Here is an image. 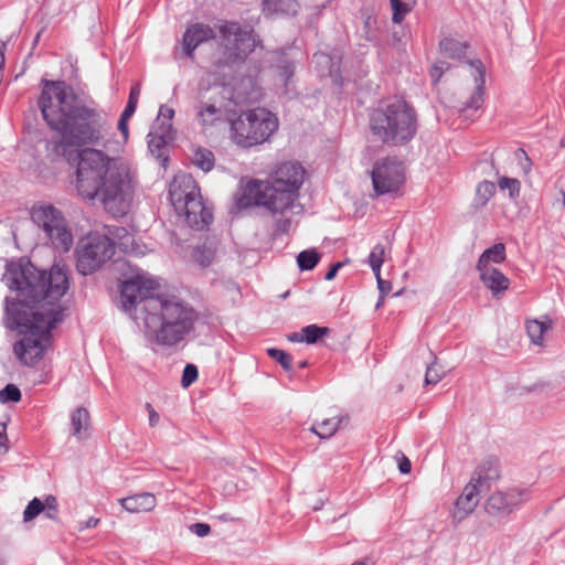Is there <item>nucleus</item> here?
<instances>
[{"mask_svg":"<svg viewBox=\"0 0 565 565\" xmlns=\"http://www.w3.org/2000/svg\"><path fill=\"white\" fill-rule=\"evenodd\" d=\"M57 513L58 509H56L55 511H50L49 509H45V515L51 520H57Z\"/></svg>","mask_w":565,"mask_h":565,"instance_id":"60","label":"nucleus"},{"mask_svg":"<svg viewBox=\"0 0 565 565\" xmlns=\"http://www.w3.org/2000/svg\"><path fill=\"white\" fill-rule=\"evenodd\" d=\"M8 436H7V426L4 423H0V448H3L4 451H8Z\"/></svg>","mask_w":565,"mask_h":565,"instance_id":"52","label":"nucleus"},{"mask_svg":"<svg viewBox=\"0 0 565 565\" xmlns=\"http://www.w3.org/2000/svg\"><path fill=\"white\" fill-rule=\"evenodd\" d=\"M307 366H308V361H306V360L300 361V362L298 363V367H299V369H305V367H307Z\"/></svg>","mask_w":565,"mask_h":565,"instance_id":"61","label":"nucleus"},{"mask_svg":"<svg viewBox=\"0 0 565 565\" xmlns=\"http://www.w3.org/2000/svg\"><path fill=\"white\" fill-rule=\"evenodd\" d=\"M559 204L562 210H565V190L563 186H559L557 190L556 199L554 204Z\"/></svg>","mask_w":565,"mask_h":565,"instance_id":"55","label":"nucleus"},{"mask_svg":"<svg viewBox=\"0 0 565 565\" xmlns=\"http://www.w3.org/2000/svg\"><path fill=\"white\" fill-rule=\"evenodd\" d=\"M266 352L268 356L278 362L285 371L290 372L292 370V356L288 352L277 348H268Z\"/></svg>","mask_w":565,"mask_h":565,"instance_id":"30","label":"nucleus"},{"mask_svg":"<svg viewBox=\"0 0 565 565\" xmlns=\"http://www.w3.org/2000/svg\"><path fill=\"white\" fill-rule=\"evenodd\" d=\"M221 38L226 42L233 61L243 62L254 52L257 40L252 28H243L236 21H224L218 26Z\"/></svg>","mask_w":565,"mask_h":565,"instance_id":"11","label":"nucleus"},{"mask_svg":"<svg viewBox=\"0 0 565 565\" xmlns=\"http://www.w3.org/2000/svg\"><path fill=\"white\" fill-rule=\"evenodd\" d=\"M45 511V504L39 499L33 498L26 505L23 512V521L29 522L35 519L39 514Z\"/></svg>","mask_w":565,"mask_h":565,"instance_id":"33","label":"nucleus"},{"mask_svg":"<svg viewBox=\"0 0 565 565\" xmlns=\"http://www.w3.org/2000/svg\"><path fill=\"white\" fill-rule=\"evenodd\" d=\"M376 281L380 291V300H384L385 296H387L392 290V282L390 280L383 279L382 277H379Z\"/></svg>","mask_w":565,"mask_h":565,"instance_id":"47","label":"nucleus"},{"mask_svg":"<svg viewBox=\"0 0 565 565\" xmlns=\"http://www.w3.org/2000/svg\"><path fill=\"white\" fill-rule=\"evenodd\" d=\"M22 398L21 391L18 386L14 384H7L1 391H0V402L1 403H9V402H20Z\"/></svg>","mask_w":565,"mask_h":565,"instance_id":"36","label":"nucleus"},{"mask_svg":"<svg viewBox=\"0 0 565 565\" xmlns=\"http://www.w3.org/2000/svg\"><path fill=\"white\" fill-rule=\"evenodd\" d=\"M467 64L472 68L475 89L466 99H459L454 108L466 119L473 120V115L482 107L484 102L486 67L480 60H468Z\"/></svg>","mask_w":565,"mask_h":565,"instance_id":"13","label":"nucleus"},{"mask_svg":"<svg viewBox=\"0 0 565 565\" xmlns=\"http://www.w3.org/2000/svg\"><path fill=\"white\" fill-rule=\"evenodd\" d=\"M130 117H128V116L124 117V115H120V118L118 121V129L121 132L125 140H127L128 136H129V130H128V119Z\"/></svg>","mask_w":565,"mask_h":565,"instance_id":"51","label":"nucleus"},{"mask_svg":"<svg viewBox=\"0 0 565 565\" xmlns=\"http://www.w3.org/2000/svg\"><path fill=\"white\" fill-rule=\"evenodd\" d=\"M99 523V520L96 519V518H89L87 521H86V524H85V527L86 529H90V527H95L97 526V524Z\"/></svg>","mask_w":565,"mask_h":565,"instance_id":"58","label":"nucleus"},{"mask_svg":"<svg viewBox=\"0 0 565 565\" xmlns=\"http://www.w3.org/2000/svg\"><path fill=\"white\" fill-rule=\"evenodd\" d=\"M480 281L493 298L500 299L510 288V279L498 268L478 271Z\"/></svg>","mask_w":565,"mask_h":565,"instance_id":"15","label":"nucleus"},{"mask_svg":"<svg viewBox=\"0 0 565 565\" xmlns=\"http://www.w3.org/2000/svg\"><path fill=\"white\" fill-rule=\"evenodd\" d=\"M343 419H348V417L335 416L331 418H326L320 423L311 425L309 430L316 434L321 439H328L339 430Z\"/></svg>","mask_w":565,"mask_h":565,"instance_id":"22","label":"nucleus"},{"mask_svg":"<svg viewBox=\"0 0 565 565\" xmlns=\"http://www.w3.org/2000/svg\"><path fill=\"white\" fill-rule=\"evenodd\" d=\"M199 377V370L196 365L188 363L182 372L181 385L186 388L192 385Z\"/></svg>","mask_w":565,"mask_h":565,"instance_id":"37","label":"nucleus"},{"mask_svg":"<svg viewBox=\"0 0 565 565\" xmlns=\"http://www.w3.org/2000/svg\"><path fill=\"white\" fill-rule=\"evenodd\" d=\"M71 425L73 428V435L78 439L84 438L83 433L87 430L89 426V413L84 407H78L72 413Z\"/></svg>","mask_w":565,"mask_h":565,"instance_id":"24","label":"nucleus"},{"mask_svg":"<svg viewBox=\"0 0 565 565\" xmlns=\"http://www.w3.org/2000/svg\"><path fill=\"white\" fill-rule=\"evenodd\" d=\"M306 170L299 162L280 163L267 180L252 179L236 199V207L263 206L271 214L291 210L299 199Z\"/></svg>","mask_w":565,"mask_h":565,"instance_id":"4","label":"nucleus"},{"mask_svg":"<svg viewBox=\"0 0 565 565\" xmlns=\"http://www.w3.org/2000/svg\"><path fill=\"white\" fill-rule=\"evenodd\" d=\"M174 110L171 107H168L167 105H161L157 118L160 120L164 119L166 122H172Z\"/></svg>","mask_w":565,"mask_h":565,"instance_id":"48","label":"nucleus"},{"mask_svg":"<svg viewBox=\"0 0 565 565\" xmlns=\"http://www.w3.org/2000/svg\"><path fill=\"white\" fill-rule=\"evenodd\" d=\"M519 151L524 156L525 160L530 163V158L523 149H519Z\"/></svg>","mask_w":565,"mask_h":565,"instance_id":"62","label":"nucleus"},{"mask_svg":"<svg viewBox=\"0 0 565 565\" xmlns=\"http://www.w3.org/2000/svg\"><path fill=\"white\" fill-rule=\"evenodd\" d=\"M526 329H527V333H529L530 338L532 339L533 343L540 344L541 341L543 340V333L545 330L544 324L541 322L534 321L533 323L527 324Z\"/></svg>","mask_w":565,"mask_h":565,"instance_id":"40","label":"nucleus"},{"mask_svg":"<svg viewBox=\"0 0 565 565\" xmlns=\"http://www.w3.org/2000/svg\"><path fill=\"white\" fill-rule=\"evenodd\" d=\"M530 499L529 488L513 487L504 491L493 492L487 499L484 509L488 514L503 519L519 510Z\"/></svg>","mask_w":565,"mask_h":565,"instance_id":"12","label":"nucleus"},{"mask_svg":"<svg viewBox=\"0 0 565 565\" xmlns=\"http://www.w3.org/2000/svg\"><path fill=\"white\" fill-rule=\"evenodd\" d=\"M499 189L504 191V190H508L509 191V196L511 199H516L519 195H520V190H521V183L518 179H514V178H509V177H502L500 180H499Z\"/></svg>","mask_w":565,"mask_h":565,"instance_id":"34","label":"nucleus"},{"mask_svg":"<svg viewBox=\"0 0 565 565\" xmlns=\"http://www.w3.org/2000/svg\"><path fill=\"white\" fill-rule=\"evenodd\" d=\"M116 243L107 234L90 232L76 246V269L79 274L92 275L115 254Z\"/></svg>","mask_w":565,"mask_h":565,"instance_id":"8","label":"nucleus"},{"mask_svg":"<svg viewBox=\"0 0 565 565\" xmlns=\"http://www.w3.org/2000/svg\"><path fill=\"white\" fill-rule=\"evenodd\" d=\"M369 128L375 141L387 146H405L417 134V113L405 99H395L370 113Z\"/></svg>","mask_w":565,"mask_h":565,"instance_id":"5","label":"nucleus"},{"mask_svg":"<svg viewBox=\"0 0 565 565\" xmlns=\"http://www.w3.org/2000/svg\"><path fill=\"white\" fill-rule=\"evenodd\" d=\"M288 341L290 342H303V334L302 331L300 332H292L287 335Z\"/></svg>","mask_w":565,"mask_h":565,"instance_id":"56","label":"nucleus"},{"mask_svg":"<svg viewBox=\"0 0 565 565\" xmlns=\"http://www.w3.org/2000/svg\"><path fill=\"white\" fill-rule=\"evenodd\" d=\"M218 114H220V109L215 105L205 104L200 108L198 115L201 120V124L206 126V125H212L215 121L216 116Z\"/></svg>","mask_w":565,"mask_h":565,"instance_id":"35","label":"nucleus"},{"mask_svg":"<svg viewBox=\"0 0 565 565\" xmlns=\"http://www.w3.org/2000/svg\"><path fill=\"white\" fill-rule=\"evenodd\" d=\"M343 266V264L341 262H337L334 264H332L330 266V268L328 269V271L324 275V279L326 280H332L335 278L339 269Z\"/></svg>","mask_w":565,"mask_h":565,"instance_id":"53","label":"nucleus"},{"mask_svg":"<svg viewBox=\"0 0 565 565\" xmlns=\"http://www.w3.org/2000/svg\"><path fill=\"white\" fill-rule=\"evenodd\" d=\"M321 258L320 253L315 249H305L297 256V265L301 271L312 270Z\"/></svg>","mask_w":565,"mask_h":565,"instance_id":"26","label":"nucleus"},{"mask_svg":"<svg viewBox=\"0 0 565 565\" xmlns=\"http://www.w3.org/2000/svg\"><path fill=\"white\" fill-rule=\"evenodd\" d=\"M193 163L204 172H209L214 168V153L206 148H198L194 151Z\"/></svg>","mask_w":565,"mask_h":565,"instance_id":"27","label":"nucleus"},{"mask_svg":"<svg viewBox=\"0 0 565 565\" xmlns=\"http://www.w3.org/2000/svg\"><path fill=\"white\" fill-rule=\"evenodd\" d=\"M190 531L199 537H204L210 534L211 526L207 523H193L190 525Z\"/></svg>","mask_w":565,"mask_h":565,"instance_id":"46","label":"nucleus"},{"mask_svg":"<svg viewBox=\"0 0 565 565\" xmlns=\"http://www.w3.org/2000/svg\"><path fill=\"white\" fill-rule=\"evenodd\" d=\"M277 128V117L260 107L244 111L231 121L232 138L236 145L243 148L263 143Z\"/></svg>","mask_w":565,"mask_h":565,"instance_id":"7","label":"nucleus"},{"mask_svg":"<svg viewBox=\"0 0 565 565\" xmlns=\"http://www.w3.org/2000/svg\"><path fill=\"white\" fill-rule=\"evenodd\" d=\"M31 220L43 231L54 248L61 252L70 250L73 245V235L58 209L52 204L34 205L31 210Z\"/></svg>","mask_w":565,"mask_h":565,"instance_id":"9","label":"nucleus"},{"mask_svg":"<svg viewBox=\"0 0 565 565\" xmlns=\"http://www.w3.org/2000/svg\"><path fill=\"white\" fill-rule=\"evenodd\" d=\"M106 230H107L106 234L108 236L111 235V236L118 238L119 241L131 238V236L129 235L128 231L125 227L107 225Z\"/></svg>","mask_w":565,"mask_h":565,"instance_id":"44","label":"nucleus"},{"mask_svg":"<svg viewBox=\"0 0 565 565\" xmlns=\"http://www.w3.org/2000/svg\"><path fill=\"white\" fill-rule=\"evenodd\" d=\"M383 264H376V265H371L370 267L372 268L374 275H375V278L376 280L379 279V277H382L381 276V267H382Z\"/></svg>","mask_w":565,"mask_h":565,"instance_id":"59","label":"nucleus"},{"mask_svg":"<svg viewBox=\"0 0 565 565\" xmlns=\"http://www.w3.org/2000/svg\"><path fill=\"white\" fill-rule=\"evenodd\" d=\"M215 39L214 30L204 23H194L186 28L182 46L186 56H192L194 50L202 43Z\"/></svg>","mask_w":565,"mask_h":565,"instance_id":"14","label":"nucleus"},{"mask_svg":"<svg viewBox=\"0 0 565 565\" xmlns=\"http://www.w3.org/2000/svg\"><path fill=\"white\" fill-rule=\"evenodd\" d=\"M303 334V342L307 344H316L324 335L329 334L330 329L328 327H321L318 324H309L301 329Z\"/></svg>","mask_w":565,"mask_h":565,"instance_id":"28","label":"nucleus"},{"mask_svg":"<svg viewBox=\"0 0 565 565\" xmlns=\"http://www.w3.org/2000/svg\"><path fill=\"white\" fill-rule=\"evenodd\" d=\"M482 491L484 490L470 479L469 483L463 488L462 493L455 503L457 510L456 513H461L459 519H463L473 512L479 502L478 495Z\"/></svg>","mask_w":565,"mask_h":565,"instance_id":"17","label":"nucleus"},{"mask_svg":"<svg viewBox=\"0 0 565 565\" xmlns=\"http://www.w3.org/2000/svg\"><path fill=\"white\" fill-rule=\"evenodd\" d=\"M507 258L505 245L503 243H495L491 247L484 249L480 255L476 269L478 271L486 269H495L491 264H501Z\"/></svg>","mask_w":565,"mask_h":565,"instance_id":"19","label":"nucleus"},{"mask_svg":"<svg viewBox=\"0 0 565 565\" xmlns=\"http://www.w3.org/2000/svg\"><path fill=\"white\" fill-rule=\"evenodd\" d=\"M384 254H385V248L382 244H377L373 247V249L371 250L370 255H369V264L370 266L371 265H376V264H383L384 262Z\"/></svg>","mask_w":565,"mask_h":565,"instance_id":"42","label":"nucleus"},{"mask_svg":"<svg viewBox=\"0 0 565 565\" xmlns=\"http://www.w3.org/2000/svg\"><path fill=\"white\" fill-rule=\"evenodd\" d=\"M120 504L130 513L148 512L156 507V497L149 492L137 493L120 499Z\"/></svg>","mask_w":565,"mask_h":565,"instance_id":"18","label":"nucleus"},{"mask_svg":"<svg viewBox=\"0 0 565 565\" xmlns=\"http://www.w3.org/2000/svg\"><path fill=\"white\" fill-rule=\"evenodd\" d=\"M150 132L173 136L172 122H166L164 119L160 120L156 118L150 128Z\"/></svg>","mask_w":565,"mask_h":565,"instance_id":"41","label":"nucleus"},{"mask_svg":"<svg viewBox=\"0 0 565 565\" xmlns=\"http://www.w3.org/2000/svg\"><path fill=\"white\" fill-rule=\"evenodd\" d=\"M495 193V184L491 181H482L476 190L477 204L484 206Z\"/></svg>","mask_w":565,"mask_h":565,"instance_id":"29","label":"nucleus"},{"mask_svg":"<svg viewBox=\"0 0 565 565\" xmlns=\"http://www.w3.org/2000/svg\"><path fill=\"white\" fill-rule=\"evenodd\" d=\"M371 179L377 196L395 194L405 181V167L397 159L383 158L374 163Z\"/></svg>","mask_w":565,"mask_h":565,"instance_id":"10","label":"nucleus"},{"mask_svg":"<svg viewBox=\"0 0 565 565\" xmlns=\"http://www.w3.org/2000/svg\"><path fill=\"white\" fill-rule=\"evenodd\" d=\"M38 105L46 125L61 135L60 140L51 142L52 154L70 163L77 162L78 195L93 204L99 201L114 216L126 215L132 193L127 170L111 166V159L102 150L77 149L104 140L108 128L104 111L83 104L64 81L42 79Z\"/></svg>","mask_w":565,"mask_h":565,"instance_id":"1","label":"nucleus"},{"mask_svg":"<svg viewBox=\"0 0 565 565\" xmlns=\"http://www.w3.org/2000/svg\"><path fill=\"white\" fill-rule=\"evenodd\" d=\"M220 519H221V520H223V521H230V520H232V518H228V515H227V514H223V515H221V516H220Z\"/></svg>","mask_w":565,"mask_h":565,"instance_id":"63","label":"nucleus"},{"mask_svg":"<svg viewBox=\"0 0 565 565\" xmlns=\"http://www.w3.org/2000/svg\"><path fill=\"white\" fill-rule=\"evenodd\" d=\"M450 68V64L446 61H437L430 68V77L434 85H436L444 73Z\"/></svg>","mask_w":565,"mask_h":565,"instance_id":"39","label":"nucleus"},{"mask_svg":"<svg viewBox=\"0 0 565 565\" xmlns=\"http://www.w3.org/2000/svg\"><path fill=\"white\" fill-rule=\"evenodd\" d=\"M392 8V21L399 24L405 19V15L411 11L408 3L402 0H390Z\"/></svg>","mask_w":565,"mask_h":565,"instance_id":"32","label":"nucleus"},{"mask_svg":"<svg viewBox=\"0 0 565 565\" xmlns=\"http://www.w3.org/2000/svg\"><path fill=\"white\" fill-rule=\"evenodd\" d=\"M279 68V76L284 79L285 85H288V81L294 76L295 74V65L291 62H284L281 65L278 66Z\"/></svg>","mask_w":565,"mask_h":565,"instance_id":"43","label":"nucleus"},{"mask_svg":"<svg viewBox=\"0 0 565 565\" xmlns=\"http://www.w3.org/2000/svg\"><path fill=\"white\" fill-rule=\"evenodd\" d=\"M169 198L175 212L184 215L191 228L202 231L212 223V210L205 205L200 188L191 177L174 179Z\"/></svg>","mask_w":565,"mask_h":565,"instance_id":"6","label":"nucleus"},{"mask_svg":"<svg viewBox=\"0 0 565 565\" xmlns=\"http://www.w3.org/2000/svg\"><path fill=\"white\" fill-rule=\"evenodd\" d=\"M500 477V465L495 457L486 458L475 470L471 480L484 491Z\"/></svg>","mask_w":565,"mask_h":565,"instance_id":"16","label":"nucleus"},{"mask_svg":"<svg viewBox=\"0 0 565 565\" xmlns=\"http://www.w3.org/2000/svg\"><path fill=\"white\" fill-rule=\"evenodd\" d=\"M157 280L136 274L120 285L122 309L134 319H141L147 340L158 347L172 348L195 329L200 313L174 295L154 294Z\"/></svg>","mask_w":565,"mask_h":565,"instance_id":"3","label":"nucleus"},{"mask_svg":"<svg viewBox=\"0 0 565 565\" xmlns=\"http://www.w3.org/2000/svg\"><path fill=\"white\" fill-rule=\"evenodd\" d=\"M4 51H6V43L0 42V71L2 70L4 65Z\"/></svg>","mask_w":565,"mask_h":565,"instance_id":"57","label":"nucleus"},{"mask_svg":"<svg viewBox=\"0 0 565 565\" xmlns=\"http://www.w3.org/2000/svg\"><path fill=\"white\" fill-rule=\"evenodd\" d=\"M148 138V149L150 153L157 159H162L163 162L168 161V156H166L167 146L169 142L173 140V136L170 135H160L150 132L147 136Z\"/></svg>","mask_w":565,"mask_h":565,"instance_id":"21","label":"nucleus"},{"mask_svg":"<svg viewBox=\"0 0 565 565\" xmlns=\"http://www.w3.org/2000/svg\"><path fill=\"white\" fill-rule=\"evenodd\" d=\"M291 227V220L288 217L277 218L275 222L276 234H287Z\"/></svg>","mask_w":565,"mask_h":565,"instance_id":"45","label":"nucleus"},{"mask_svg":"<svg viewBox=\"0 0 565 565\" xmlns=\"http://www.w3.org/2000/svg\"><path fill=\"white\" fill-rule=\"evenodd\" d=\"M6 286L17 292L4 302V324L24 338L13 345V352L24 365L36 364L50 343L51 330L62 321L63 311L40 310L38 305H53L68 290L70 280L65 266L53 265L50 270L35 267L30 259L21 257L7 263L2 276Z\"/></svg>","mask_w":565,"mask_h":565,"instance_id":"2","label":"nucleus"},{"mask_svg":"<svg viewBox=\"0 0 565 565\" xmlns=\"http://www.w3.org/2000/svg\"><path fill=\"white\" fill-rule=\"evenodd\" d=\"M313 61L318 64L324 65L328 68V75L332 78L333 83L342 85L340 62L334 63L333 58L324 53L315 54Z\"/></svg>","mask_w":565,"mask_h":565,"instance_id":"25","label":"nucleus"},{"mask_svg":"<svg viewBox=\"0 0 565 565\" xmlns=\"http://www.w3.org/2000/svg\"><path fill=\"white\" fill-rule=\"evenodd\" d=\"M365 563H366V561H358V562L352 563L351 565H366Z\"/></svg>","mask_w":565,"mask_h":565,"instance_id":"64","label":"nucleus"},{"mask_svg":"<svg viewBox=\"0 0 565 565\" xmlns=\"http://www.w3.org/2000/svg\"><path fill=\"white\" fill-rule=\"evenodd\" d=\"M43 503L45 504V509H49L50 511L58 509L57 499L52 494L46 495Z\"/></svg>","mask_w":565,"mask_h":565,"instance_id":"54","label":"nucleus"},{"mask_svg":"<svg viewBox=\"0 0 565 565\" xmlns=\"http://www.w3.org/2000/svg\"><path fill=\"white\" fill-rule=\"evenodd\" d=\"M146 409L148 411V414H149V425L151 427L157 426V424L159 423V419H160L159 414L156 412V409L153 408V406L150 403H146Z\"/></svg>","mask_w":565,"mask_h":565,"instance_id":"49","label":"nucleus"},{"mask_svg":"<svg viewBox=\"0 0 565 565\" xmlns=\"http://www.w3.org/2000/svg\"><path fill=\"white\" fill-rule=\"evenodd\" d=\"M296 0H263V11L266 14H296Z\"/></svg>","mask_w":565,"mask_h":565,"instance_id":"23","label":"nucleus"},{"mask_svg":"<svg viewBox=\"0 0 565 565\" xmlns=\"http://www.w3.org/2000/svg\"><path fill=\"white\" fill-rule=\"evenodd\" d=\"M470 47L468 41L455 38H445L439 42V50L446 57L462 62L466 58L467 50Z\"/></svg>","mask_w":565,"mask_h":565,"instance_id":"20","label":"nucleus"},{"mask_svg":"<svg viewBox=\"0 0 565 565\" xmlns=\"http://www.w3.org/2000/svg\"><path fill=\"white\" fill-rule=\"evenodd\" d=\"M443 379V373L440 372L437 363L434 361L430 363L425 373V385H435Z\"/></svg>","mask_w":565,"mask_h":565,"instance_id":"38","label":"nucleus"},{"mask_svg":"<svg viewBox=\"0 0 565 565\" xmlns=\"http://www.w3.org/2000/svg\"><path fill=\"white\" fill-rule=\"evenodd\" d=\"M140 92H141V88H140L139 83H136L135 85L131 86L130 92H129L128 102L126 104L125 109L121 113V115H124V117H126V116L131 117L135 114V111L137 109Z\"/></svg>","mask_w":565,"mask_h":565,"instance_id":"31","label":"nucleus"},{"mask_svg":"<svg viewBox=\"0 0 565 565\" xmlns=\"http://www.w3.org/2000/svg\"><path fill=\"white\" fill-rule=\"evenodd\" d=\"M398 470L402 475H407L412 470L411 460L402 454L401 459L398 460Z\"/></svg>","mask_w":565,"mask_h":565,"instance_id":"50","label":"nucleus"}]
</instances>
